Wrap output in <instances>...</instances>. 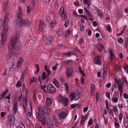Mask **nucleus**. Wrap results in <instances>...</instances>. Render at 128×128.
<instances>
[{
    "label": "nucleus",
    "mask_w": 128,
    "mask_h": 128,
    "mask_svg": "<svg viewBox=\"0 0 128 128\" xmlns=\"http://www.w3.org/2000/svg\"><path fill=\"white\" fill-rule=\"evenodd\" d=\"M106 96L108 98H110V93L108 92H106Z\"/></svg>",
    "instance_id": "54"
},
{
    "label": "nucleus",
    "mask_w": 128,
    "mask_h": 128,
    "mask_svg": "<svg viewBox=\"0 0 128 128\" xmlns=\"http://www.w3.org/2000/svg\"><path fill=\"white\" fill-rule=\"evenodd\" d=\"M44 111L45 113L47 114H49L50 112V109L46 106H44L43 108Z\"/></svg>",
    "instance_id": "11"
},
{
    "label": "nucleus",
    "mask_w": 128,
    "mask_h": 128,
    "mask_svg": "<svg viewBox=\"0 0 128 128\" xmlns=\"http://www.w3.org/2000/svg\"><path fill=\"white\" fill-rule=\"evenodd\" d=\"M24 60L23 58L22 57H20L19 58V60L18 62H19L22 64Z\"/></svg>",
    "instance_id": "55"
},
{
    "label": "nucleus",
    "mask_w": 128,
    "mask_h": 128,
    "mask_svg": "<svg viewBox=\"0 0 128 128\" xmlns=\"http://www.w3.org/2000/svg\"><path fill=\"white\" fill-rule=\"evenodd\" d=\"M18 11V14L17 15V24L18 26L20 28H21L23 26V19L21 18L22 15V11L20 8Z\"/></svg>",
    "instance_id": "3"
},
{
    "label": "nucleus",
    "mask_w": 128,
    "mask_h": 128,
    "mask_svg": "<svg viewBox=\"0 0 128 128\" xmlns=\"http://www.w3.org/2000/svg\"><path fill=\"white\" fill-rule=\"evenodd\" d=\"M122 113H120L119 115V119L120 120H122Z\"/></svg>",
    "instance_id": "57"
},
{
    "label": "nucleus",
    "mask_w": 128,
    "mask_h": 128,
    "mask_svg": "<svg viewBox=\"0 0 128 128\" xmlns=\"http://www.w3.org/2000/svg\"><path fill=\"white\" fill-rule=\"evenodd\" d=\"M18 101H16L14 102L12 109L13 111H14V114H16L17 111L18 110Z\"/></svg>",
    "instance_id": "10"
},
{
    "label": "nucleus",
    "mask_w": 128,
    "mask_h": 128,
    "mask_svg": "<svg viewBox=\"0 0 128 128\" xmlns=\"http://www.w3.org/2000/svg\"><path fill=\"white\" fill-rule=\"evenodd\" d=\"M110 60L111 61H112L113 60L114 54L112 51L110 50Z\"/></svg>",
    "instance_id": "24"
},
{
    "label": "nucleus",
    "mask_w": 128,
    "mask_h": 128,
    "mask_svg": "<svg viewBox=\"0 0 128 128\" xmlns=\"http://www.w3.org/2000/svg\"><path fill=\"white\" fill-rule=\"evenodd\" d=\"M37 109L36 114V118L43 126H44L46 125V120L42 108L41 107L39 106Z\"/></svg>",
    "instance_id": "2"
},
{
    "label": "nucleus",
    "mask_w": 128,
    "mask_h": 128,
    "mask_svg": "<svg viewBox=\"0 0 128 128\" xmlns=\"http://www.w3.org/2000/svg\"><path fill=\"white\" fill-rule=\"evenodd\" d=\"M101 56L100 55L97 56L94 58V62L95 64H99L101 62L100 58H101Z\"/></svg>",
    "instance_id": "9"
},
{
    "label": "nucleus",
    "mask_w": 128,
    "mask_h": 128,
    "mask_svg": "<svg viewBox=\"0 0 128 128\" xmlns=\"http://www.w3.org/2000/svg\"><path fill=\"white\" fill-rule=\"evenodd\" d=\"M74 69L71 67H68L66 70V74L68 78L72 76Z\"/></svg>",
    "instance_id": "5"
},
{
    "label": "nucleus",
    "mask_w": 128,
    "mask_h": 128,
    "mask_svg": "<svg viewBox=\"0 0 128 128\" xmlns=\"http://www.w3.org/2000/svg\"><path fill=\"white\" fill-rule=\"evenodd\" d=\"M4 26V31H5L6 32H8V31L10 28V27L8 26V24L7 26Z\"/></svg>",
    "instance_id": "34"
},
{
    "label": "nucleus",
    "mask_w": 128,
    "mask_h": 128,
    "mask_svg": "<svg viewBox=\"0 0 128 128\" xmlns=\"http://www.w3.org/2000/svg\"><path fill=\"white\" fill-rule=\"evenodd\" d=\"M58 34L60 36L62 35L63 33V30L62 28H60L58 30Z\"/></svg>",
    "instance_id": "29"
},
{
    "label": "nucleus",
    "mask_w": 128,
    "mask_h": 128,
    "mask_svg": "<svg viewBox=\"0 0 128 128\" xmlns=\"http://www.w3.org/2000/svg\"><path fill=\"white\" fill-rule=\"evenodd\" d=\"M85 120L84 119V116L82 115V119L80 120V124L81 125L83 124L84 123Z\"/></svg>",
    "instance_id": "36"
},
{
    "label": "nucleus",
    "mask_w": 128,
    "mask_h": 128,
    "mask_svg": "<svg viewBox=\"0 0 128 128\" xmlns=\"http://www.w3.org/2000/svg\"><path fill=\"white\" fill-rule=\"evenodd\" d=\"M46 102L48 105L49 106L50 104L52 102V101L50 98H49L48 97H47L46 98Z\"/></svg>",
    "instance_id": "27"
},
{
    "label": "nucleus",
    "mask_w": 128,
    "mask_h": 128,
    "mask_svg": "<svg viewBox=\"0 0 128 128\" xmlns=\"http://www.w3.org/2000/svg\"><path fill=\"white\" fill-rule=\"evenodd\" d=\"M75 94L74 93H73L72 92L70 93V96L72 97L71 98V100H72L75 98Z\"/></svg>",
    "instance_id": "38"
},
{
    "label": "nucleus",
    "mask_w": 128,
    "mask_h": 128,
    "mask_svg": "<svg viewBox=\"0 0 128 128\" xmlns=\"http://www.w3.org/2000/svg\"><path fill=\"white\" fill-rule=\"evenodd\" d=\"M98 15L101 18L102 17V12L101 11H100V10L98 9Z\"/></svg>",
    "instance_id": "42"
},
{
    "label": "nucleus",
    "mask_w": 128,
    "mask_h": 128,
    "mask_svg": "<svg viewBox=\"0 0 128 128\" xmlns=\"http://www.w3.org/2000/svg\"><path fill=\"white\" fill-rule=\"evenodd\" d=\"M55 21L54 20H52L50 22L51 26L52 28H53L56 25V24L55 23Z\"/></svg>",
    "instance_id": "35"
},
{
    "label": "nucleus",
    "mask_w": 128,
    "mask_h": 128,
    "mask_svg": "<svg viewBox=\"0 0 128 128\" xmlns=\"http://www.w3.org/2000/svg\"><path fill=\"white\" fill-rule=\"evenodd\" d=\"M84 10L85 11L86 14L90 17H92L93 16L91 14L90 12L87 8H84Z\"/></svg>",
    "instance_id": "15"
},
{
    "label": "nucleus",
    "mask_w": 128,
    "mask_h": 128,
    "mask_svg": "<svg viewBox=\"0 0 128 128\" xmlns=\"http://www.w3.org/2000/svg\"><path fill=\"white\" fill-rule=\"evenodd\" d=\"M64 85L65 86V88L66 89V90L67 91H69V86L68 84L67 83H66L64 84Z\"/></svg>",
    "instance_id": "39"
},
{
    "label": "nucleus",
    "mask_w": 128,
    "mask_h": 128,
    "mask_svg": "<svg viewBox=\"0 0 128 128\" xmlns=\"http://www.w3.org/2000/svg\"><path fill=\"white\" fill-rule=\"evenodd\" d=\"M112 100L113 102H116L118 101V98H112Z\"/></svg>",
    "instance_id": "46"
},
{
    "label": "nucleus",
    "mask_w": 128,
    "mask_h": 128,
    "mask_svg": "<svg viewBox=\"0 0 128 128\" xmlns=\"http://www.w3.org/2000/svg\"><path fill=\"white\" fill-rule=\"evenodd\" d=\"M62 96L61 95L59 96V97H58V101L60 102H62V99L63 98Z\"/></svg>",
    "instance_id": "37"
},
{
    "label": "nucleus",
    "mask_w": 128,
    "mask_h": 128,
    "mask_svg": "<svg viewBox=\"0 0 128 128\" xmlns=\"http://www.w3.org/2000/svg\"><path fill=\"white\" fill-rule=\"evenodd\" d=\"M27 12L28 13H30V12L31 10L30 9V7L28 6L27 7Z\"/></svg>",
    "instance_id": "58"
},
{
    "label": "nucleus",
    "mask_w": 128,
    "mask_h": 128,
    "mask_svg": "<svg viewBox=\"0 0 128 128\" xmlns=\"http://www.w3.org/2000/svg\"><path fill=\"white\" fill-rule=\"evenodd\" d=\"M71 32V31L69 29L67 30L66 32L65 33V37H66L68 36L69 35Z\"/></svg>",
    "instance_id": "30"
},
{
    "label": "nucleus",
    "mask_w": 128,
    "mask_h": 128,
    "mask_svg": "<svg viewBox=\"0 0 128 128\" xmlns=\"http://www.w3.org/2000/svg\"><path fill=\"white\" fill-rule=\"evenodd\" d=\"M48 77V76H46V72H44L43 73L41 78H42V79L44 80L46 79Z\"/></svg>",
    "instance_id": "25"
},
{
    "label": "nucleus",
    "mask_w": 128,
    "mask_h": 128,
    "mask_svg": "<svg viewBox=\"0 0 128 128\" xmlns=\"http://www.w3.org/2000/svg\"><path fill=\"white\" fill-rule=\"evenodd\" d=\"M47 126L48 128H51L54 126V122L51 118L49 119L47 122Z\"/></svg>",
    "instance_id": "12"
},
{
    "label": "nucleus",
    "mask_w": 128,
    "mask_h": 128,
    "mask_svg": "<svg viewBox=\"0 0 128 128\" xmlns=\"http://www.w3.org/2000/svg\"><path fill=\"white\" fill-rule=\"evenodd\" d=\"M8 34V32H6L5 31L3 30L2 33L1 38L2 39L5 38L6 37Z\"/></svg>",
    "instance_id": "19"
},
{
    "label": "nucleus",
    "mask_w": 128,
    "mask_h": 128,
    "mask_svg": "<svg viewBox=\"0 0 128 128\" xmlns=\"http://www.w3.org/2000/svg\"><path fill=\"white\" fill-rule=\"evenodd\" d=\"M6 113L5 112H2L1 113V117L3 118L4 116Z\"/></svg>",
    "instance_id": "61"
},
{
    "label": "nucleus",
    "mask_w": 128,
    "mask_h": 128,
    "mask_svg": "<svg viewBox=\"0 0 128 128\" xmlns=\"http://www.w3.org/2000/svg\"><path fill=\"white\" fill-rule=\"evenodd\" d=\"M127 42L125 44L124 46L126 48H128V39L127 38Z\"/></svg>",
    "instance_id": "60"
},
{
    "label": "nucleus",
    "mask_w": 128,
    "mask_h": 128,
    "mask_svg": "<svg viewBox=\"0 0 128 128\" xmlns=\"http://www.w3.org/2000/svg\"><path fill=\"white\" fill-rule=\"evenodd\" d=\"M38 80L39 81V82L40 83V88H41L42 90H44L45 89V88L46 87V85L42 86L41 85V83L42 82V81L40 77L38 78Z\"/></svg>",
    "instance_id": "22"
},
{
    "label": "nucleus",
    "mask_w": 128,
    "mask_h": 128,
    "mask_svg": "<svg viewBox=\"0 0 128 128\" xmlns=\"http://www.w3.org/2000/svg\"><path fill=\"white\" fill-rule=\"evenodd\" d=\"M83 10L82 9H79L78 10V12L80 14L83 13Z\"/></svg>",
    "instance_id": "64"
},
{
    "label": "nucleus",
    "mask_w": 128,
    "mask_h": 128,
    "mask_svg": "<svg viewBox=\"0 0 128 128\" xmlns=\"http://www.w3.org/2000/svg\"><path fill=\"white\" fill-rule=\"evenodd\" d=\"M78 70L82 74V75L84 76H85V74H84V72L82 70V69L80 68H79Z\"/></svg>",
    "instance_id": "40"
},
{
    "label": "nucleus",
    "mask_w": 128,
    "mask_h": 128,
    "mask_svg": "<svg viewBox=\"0 0 128 128\" xmlns=\"http://www.w3.org/2000/svg\"><path fill=\"white\" fill-rule=\"evenodd\" d=\"M36 67V72H35V73L36 74H38L40 72V68L39 67V65L37 64H35Z\"/></svg>",
    "instance_id": "31"
},
{
    "label": "nucleus",
    "mask_w": 128,
    "mask_h": 128,
    "mask_svg": "<svg viewBox=\"0 0 128 128\" xmlns=\"http://www.w3.org/2000/svg\"><path fill=\"white\" fill-rule=\"evenodd\" d=\"M8 118L10 122V124L12 125V124H13L15 121L14 117L12 114H9L8 116Z\"/></svg>",
    "instance_id": "8"
},
{
    "label": "nucleus",
    "mask_w": 128,
    "mask_h": 128,
    "mask_svg": "<svg viewBox=\"0 0 128 128\" xmlns=\"http://www.w3.org/2000/svg\"><path fill=\"white\" fill-rule=\"evenodd\" d=\"M79 42L81 44H82L84 43V41L83 38H81L80 39Z\"/></svg>",
    "instance_id": "59"
},
{
    "label": "nucleus",
    "mask_w": 128,
    "mask_h": 128,
    "mask_svg": "<svg viewBox=\"0 0 128 128\" xmlns=\"http://www.w3.org/2000/svg\"><path fill=\"white\" fill-rule=\"evenodd\" d=\"M8 89H6L5 91L4 92V93L2 95V96L0 98V100H2L4 98L6 94L8 92Z\"/></svg>",
    "instance_id": "21"
},
{
    "label": "nucleus",
    "mask_w": 128,
    "mask_h": 128,
    "mask_svg": "<svg viewBox=\"0 0 128 128\" xmlns=\"http://www.w3.org/2000/svg\"><path fill=\"white\" fill-rule=\"evenodd\" d=\"M49 68L50 67L49 66H48L46 65H45L44 67L45 70L47 72V76H49L50 75V71L49 69Z\"/></svg>",
    "instance_id": "14"
},
{
    "label": "nucleus",
    "mask_w": 128,
    "mask_h": 128,
    "mask_svg": "<svg viewBox=\"0 0 128 128\" xmlns=\"http://www.w3.org/2000/svg\"><path fill=\"white\" fill-rule=\"evenodd\" d=\"M72 13L74 16L77 17L78 16V15L77 14L76 12L74 10H73Z\"/></svg>",
    "instance_id": "62"
},
{
    "label": "nucleus",
    "mask_w": 128,
    "mask_h": 128,
    "mask_svg": "<svg viewBox=\"0 0 128 128\" xmlns=\"http://www.w3.org/2000/svg\"><path fill=\"white\" fill-rule=\"evenodd\" d=\"M72 63V61L70 60H64L62 62V64L64 66L65 64L67 65H69L70 64Z\"/></svg>",
    "instance_id": "17"
},
{
    "label": "nucleus",
    "mask_w": 128,
    "mask_h": 128,
    "mask_svg": "<svg viewBox=\"0 0 128 128\" xmlns=\"http://www.w3.org/2000/svg\"><path fill=\"white\" fill-rule=\"evenodd\" d=\"M62 17H61L62 18L66 20L67 18V16L66 14H65L64 13V14H63L62 15Z\"/></svg>",
    "instance_id": "45"
},
{
    "label": "nucleus",
    "mask_w": 128,
    "mask_h": 128,
    "mask_svg": "<svg viewBox=\"0 0 128 128\" xmlns=\"http://www.w3.org/2000/svg\"><path fill=\"white\" fill-rule=\"evenodd\" d=\"M99 46L100 48H98V50L99 52L101 51L104 49V46L101 43H99Z\"/></svg>",
    "instance_id": "20"
},
{
    "label": "nucleus",
    "mask_w": 128,
    "mask_h": 128,
    "mask_svg": "<svg viewBox=\"0 0 128 128\" xmlns=\"http://www.w3.org/2000/svg\"><path fill=\"white\" fill-rule=\"evenodd\" d=\"M122 79L124 82H125L126 84H127L128 83L126 79L124 77H123L122 78Z\"/></svg>",
    "instance_id": "50"
},
{
    "label": "nucleus",
    "mask_w": 128,
    "mask_h": 128,
    "mask_svg": "<svg viewBox=\"0 0 128 128\" xmlns=\"http://www.w3.org/2000/svg\"><path fill=\"white\" fill-rule=\"evenodd\" d=\"M22 84V83L20 81H18L17 84L16 86L17 87H20L21 86Z\"/></svg>",
    "instance_id": "44"
},
{
    "label": "nucleus",
    "mask_w": 128,
    "mask_h": 128,
    "mask_svg": "<svg viewBox=\"0 0 128 128\" xmlns=\"http://www.w3.org/2000/svg\"><path fill=\"white\" fill-rule=\"evenodd\" d=\"M115 126L116 127H119L120 124L118 122L114 123Z\"/></svg>",
    "instance_id": "52"
},
{
    "label": "nucleus",
    "mask_w": 128,
    "mask_h": 128,
    "mask_svg": "<svg viewBox=\"0 0 128 128\" xmlns=\"http://www.w3.org/2000/svg\"><path fill=\"white\" fill-rule=\"evenodd\" d=\"M77 106V104H71L70 106V107L72 109H73L75 107H76Z\"/></svg>",
    "instance_id": "49"
},
{
    "label": "nucleus",
    "mask_w": 128,
    "mask_h": 128,
    "mask_svg": "<svg viewBox=\"0 0 128 128\" xmlns=\"http://www.w3.org/2000/svg\"><path fill=\"white\" fill-rule=\"evenodd\" d=\"M62 54L63 55L65 56H70L72 54V52H71L70 51H69L67 53H62Z\"/></svg>",
    "instance_id": "28"
},
{
    "label": "nucleus",
    "mask_w": 128,
    "mask_h": 128,
    "mask_svg": "<svg viewBox=\"0 0 128 128\" xmlns=\"http://www.w3.org/2000/svg\"><path fill=\"white\" fill-rule=\"evenodd\" d=\"M53 83L57 87H60V85L58 81L56 79L54 78L52 80Z\"/></svg>",
    "instance_id": "16"
},
{
    "label": "nucleus",
    "mask_w": 128,
    "mask_h": 128,
    "mask_svg": "<svg viewBox=\"0 0 128 128\" xmlns=\"http://www.w3.org/2000/svg\"><path fill=\"white\" fill-rule=\"evenodd\" d=\"M17 36L15 38H13L11 40L8 46V50L12 51L13 49L18 50L20 49L22 47V45L20 42L18 41V39L20 36L19 32H17Z\"/></svg>",
    "instance_id": "1"
},
{
    "label": "nucleus",
    "mask_w": 128,
    "mask_h": 128,
    "mask_svg": "<svg viewBox=\"0 0 128 128\" xmlns=\"http://www.w3.org/2000/svg\"><path fill=\"white\" fill-rule=\"evenodd\" d=\"M31 23V22L30 21L27 20H23V26L24 24L27 25L28 26H29L30 24Z\"/></svg>",
    "instance_id": "18"
},
{
    "label": "nucleus",
    "mask_w": 128,
    "mask_h": 128,
    "mask_svg": "<svg viewBox=\"0 0 128 128\" xmlns=\"http://www.w3.org/2000/svg\"><path fill=\"white\" fill-rule=\"evenodd\" d=\"M88 107H84L83 109V111H84V112H86L88 110Z\"/></svg>",
    "instance_id": "63"
},
{
    "label": "nucleus",
    "mask_w": 128,
    "mask_h": 128,
    "mask_svg": "<svg viewBox=\"0 0 128 128\" xmlns=\"http://www.w3.org/2000/svg\"><path fill=\"white\" fill-rule=\"evenodd\" d=\"M8 14L6 13V14L4 20V26H7L8 25V22L9 21V19L8 18Z\"/></svg>",
    "instance_id": "7"
},
{
    "label": "nucleus",
    "mask_w": 128,
    "mask_h": 128,
    "mask_svg": "<svg viewBox=\"0 0 128 128\" xmlns=\"http://www.w3.org/2000/svg\"><path fill=\"white\" fill-rule=\"evenodd\" d=\"M59 12L60 13V15L61 17H62V15L63 14H64V7L63 6H61L60 8Z\"/></svg>",
    "instance_id": "26"
},
{
    "label": "nucleus",
    "mask_w": 128,
    "mask_h": 128,
    "mask_svg": "<svg viewBox=\"0 0 128 128\" xmlns=\"http://www.w3.org/2000/svg\"><path fill=\"white\" fill-rule=\"evenodd\" d=\"M118 41L120 43H122L123 42V39L121 38L120 37L118 39Z\"/></svg>",
    "instance_id": "43"
},
{
    "label": "nucleus",
    "mask_w": 128,
    "mask_h": 128,
    "mask_svg": "<svg viewBox=\"0 0 128 128\" xmlns=\"http://www.w3.org/2000/svg\"><path fill=\"white\" fill-rule=\"evenodd\" d=\"M118 88L119 91L122 90L123 87L122 85H119L118 86Z\"/></svg>",
    "instance_id": "47"
},
{
    "label": "nucleus",
    "mask_w": 128,
    "mask_h": 128,
    "mask_svg": "<svg viewBox=\"0 0 128 128\" xmlns=\"http://www.w3.org/2000/svg\"><path fill=\"white\" fill-rule=\"evenodd\" d=\"M107 72V70L106 68H105V69H104V72L103 74V76H104V78H106V73Z\"/></svg>",
    "instance_id": "32"
},
{
    "label": "nucleus",
    "mask_w": 128,
    "mask_h": 128,
    "mask_svg": "<svg viewBox=\"0 0 128 128\" xmlns=\"http://www.w3.org/2000/svg\"><path fill=\"white\" fill-rule=\"evenodd\" d=\"M126 65L125 67L124 68V70L128 74V66L127 64H126Z\"/></svg>",
    "instance_id": "41"
},
{
    "label": "nucleus",
    "mask_w": 128,
    "mask_h": 128,
    "mask_svg": "<svg viewBox=\"0 0 128 128\" xmlns=\"http://www.w3.org/2000/svg\"><path fill=\"white\" fill-rule=\"evenodd\" d=\"M67 115L68 114L66 113V112L63 111L62 112L60 113V117L61 119H64L65 116Z\"/></svg>",
    "instance_id": "13"
},
{
    "label": "nucleus",
    "mask_w": 128,
    "mask_h": 128,
    "mask_svg": "<svg viewBox=\"0 0 128 128\" xmlns=\"http://www.w3.org/2000/svg\"><path fill=\"white\" fill-rule=\"evenodd\" d=\"M47 91L48 93L50 94H54L56 91V89L52 84H50L47 86Z\"/></svg>",
    "instance_id": "4"
},
{
    "label": "nucleus",
    "mask_w": 128,
    "mask_h": 128,
    "mask_svg": "<svg viewBox=\"0 0 128 128\" xmlns=\"http://www.w3.org/2000/svg\"><path fill=\"white\" fill-rule=\"evenodd\" d=\"M99 94L98 92H96V100H98L99 98Z\"/></svg>",
    "instance_id": "51"
},
{
    "label": "nucleus",
    "mask_w": 128,
    "mask_h": 128,
    "mask_svg": "<svg viewBox=\"0 0 128 128\" xmlns=\"http://www.w3.org/2000/svg\"><path fill=\"white\" fill-rule=\"evenodd\" d=\"M80 31L82 32L84 30V25L83 24H82V26H80Z\"/></svg>",
    "instance_id": "56"
},
{
    "label": "nucleus",
    "mask_w": 128,
    "mask_h": 128,
    "mask_svg": "<svg viewBox=\"0 0 128 128\" xmlns=\"http://www.w3.org/2000/svg\"><path fill=\"white\" fill-rule=\"evenodd\" d=\"M54 39V38L52 36H50L48 37L46 40V44H52Z\"/></svg>",
    "instance_id": "6"
},
{
    "label": "nucleus",
    "mask_w": 128,
    "mask_h": 128,
    "mask_svg": "<svg viewBox=\"0 0 128 128\" xmlns=\"http://www.w3.org/2000/svg\"><path fill=\"white\" fill-rule=\"evenodd\" d=\"M90 88H91L90 92H91V93H92L94 91L95 88V85L94 84H92L91 85V86L90 87Z\"/></svg>",
    "instance_id": "33"
},
{
    "label": "nucleus",
    "mask_w": 128,
    "mask_h": 128,
    "mask_svg": "<svg viewBox=\"0 0 128 128\" xmlns=\"http://www.w3.org/2000/svg\"><path fill=\"white\" fill-rule=\"evenodd\" d=\"M115 81L116 82V83L117 84L119 85L120 84V82H121V80L119 79H115Z\"/></svg>",
    "instance_id": "48"
},
{
    "label": "nucleus",
    "mask_w": 128,
    "mask_h": 128,
    "mask_svg": "<svg viewBox=\"0 0 128 128\" xmlns=\"http://www.w3.org/2000/svg\"><path fill=\"white\" fill-rule=\"evenodd\" d=\"M92 119L90 118L88 122V124H89L90 125H91L92 124Z\"/></svg>",
    "instance_id": "53"
},
{
    "label": "nucleus",
    "mask_w": 128,
    "mask_h": 128,
    "mask_svg": "<svg viewBox=\"0 0 128 128\" xmlns=\"http://www.w3.org/2000/svg\"><path fill=\"white\" fill-rule=\"evenodd\" d=\"M44 22H42V23H40L38 28L40 30L42 31V30L44 28V25H43Z\"/></svg>",
    "instance_id": "23"
}]
</instances>
